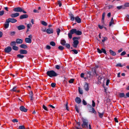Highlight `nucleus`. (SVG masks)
<instances>
[{
    "label": "nucleus",
    "instance_id": "nucleus-1",
    "mask_svg": "<svg viewBox=\"0 0 129 129\" xmlns=\"http://www.w3.org/2000/svg\"><path fill=\"white\" fill-rule=\"evenodd\" d=\"M80 39V37H74L73 38V44L72 45L73 47L76 48L77 47V46L79 44V41L78 40Z\"/></svg>",
    "mask_w": 129,
    "mask_h": 129
},
{
    "label": "nucleus",
    "instance_id": "nucleus-2",
    "mask_svg": "<svg viewBox=\"0 0 129 129\" xmlns=\"http://www.w3.org/2000/svg\"><path fill=\"white\" fill-rule=\"evenodd\" d=\"M47 75L50 77H53L57 76L58 74L53 70L47 71L46 72Z\"/></svg>",
    "mask_w": 129,
    "mask_h": 129
},
{
    "label": "nucleus",
    "instance_id": "nucleus-3",
    "mask_svg": "<svg viewBox=\"0 0 129 129\" xmlns=\"http://www.w3.org/2000/svg\"><path fill=\"white\" fill-rule=\"evenodd\" d=\"M83 123L82 124L81 126L83 128H88V120L85 119H82Z\"/></svg>",
    "mask_w": 129,
    "mask_h": 129
},
{
    "label": "nucleus",
    "instance_id": "nucleus-4",
    "mask_svg": "<svg viewBox=\"0 0 129 129\" xmlns=\"http://www.w3.org/2000/svg\"><path fill=\"white\" fill-rule=\"evenodd\" d=\"M76 29H73L71 30L70 33H69L68 34L69 38L71 39L72 38V35L74 34H76Z\"/></svg>",
    "mask_w": 129,
    "mask_h": 129
},
{
    "label": "nucleus",
    "instance_id": "nucleus-5",
    "mask_svg": "<svg viewBox=\"0 0 129 129\" xmlns=\"http://www.w3.org/2000/svg\"><path fill=\"white\" fill-rule=\"evenodd\" d=\"M8 21L9 22H11L12 23H15L17 22V20L16 19L14 18H9L7 19Z\"/></svg>",
    "mask_w": 129,
    "mask_h": 129
},
{
    "label": "nucleus",
    "instance_id": "nucleus-6",
    "mask_svg": "<svg viewBox=\"0 0 129 129\" xmlns=\"http://www.w3.org/2000/svg\"><path fill=\"white\" fill-rule=\"evenodd\" d=\"M12 50L11 47L9 46L6 48L4 49V51L6 53H9Z\"/></svg>",
    "mask_w": 129,
    "mask_h": 129
},
{
    "label": "nucleus",
    "instance_id": "nucleus-7",
    "mask_svg": "<svg viewBox=\"0 0 129 129\" xmlns=\"http://www.w3.org/2000/svg\"><path fill=\"white\" fill-rule=\"evenodd\" d=\"M22 9V8L20 7H17L14 8L13 9V11L15 12H21Z\"/></svg>",
    "mask_w": 129,
    "mask_h": 129
},
{
    "label": "nucleus",
    "instance_id": "nucleus-8",
    "mask_svg": "<svg viewBox=\"0 0 129 129\" xmlns=\"http://www.w3.org/2000/svg\"><path fill=\"white\" fill-rule=\"evenodd\" d=\"M19 15V13H13L10 15V16L12 18H14L17 17Z\"/></svg>",
    "mask_w": 129,
    "mask_h": 129
},
{
    "label": "nucleus",
    "instance_id": "nucleus-9",
    "mask_svg": "<svg viewBox=\"0 0 129 129\" xmlns=\"http://www.w3.org/2000/svg\"><path fill=\"white\" fill-rule=\"evenodd\" d=\"M19 109L20 111L24 112H26L27 110V109L25 108L23 106H22L20 107Z\"/></svg>",
    "mask_w": 129,
    "mask_h": 129
},
{
    "label": "nucleus",
    "instance_id": "nucleus-10",
    "mask_svg": "<svg viewBox=\"0 0 129 129\" xmlns=\"http://www.w3.org/2000/svg\"><path fill=\"white\" fill-rule=\"evenodd\" d=\"M19 52L20 54H26L27 53V50L24 49H21L20 50Z\"/></svg>",
    "mask_w": 129,
    "mask_h": 129
},
{
    "label": "nucleus",
    "instance_id": "nucleus-11",
    "mask_svg": "<svg viewBox=\"0 0 129 129\" xmlns=\"http://www.w3.org/2000/svg\"><path fill=\"white\" fill-rule=\"evenodd\" d=\"M69 15L70 20L72 21H74L75 19V17H74V16L73 14L71 12H70L69 13Z\"/></svg>",
    "mask_w": 129,
    "mask_h": 129
},
{
    "label": "nucleus",
    "instance_id": "nucleus-12",
    "mask_svg": "<svg viewBox=\"0 0 129 129\" xmlns=\"http://www.w3.org/2000/svg\"><path fill=\"white\" fill-rule=\"evenodd\" d=\"M75 20L77 23H80L81 22V19L78 16L75 17Z\"/></svg>",
    "mask_w": 129,
    "mask_h": 129
},
{
    "label": "nucleus",
    "instance_id": "nucleus-13",
    "mask_svg": "<svg viewBox=\"0 0 129 129\" xmlns=\"http://www.w3.org/2000/svg\"><path fill=\"white\" fill-rule=\"evenodd\" d=\"M16 43L18 44H21L22 43L23 40L19 38L17 39L16 40Z\"/></svg>",
    "mask_w": 129,
    "mask_h": 129
},
{
    "label": "nucleus",
    "instance_id": "nucleus-14",
    "mask_svg": "<svg viewBox=\"0 0 129 129\" xmlns=\"http://www.w3.org/2000/svg\"><path fill=\"white\" fill-rule=\"evenodd\" d=\"M46 32L47 34H51L53 33V30L51 28H48L46 30Z\"/></svg>",
    "mask_w": 129,
    "mask_h": 129
},
{
    "label": "nucleus",
    "instance_id": "nucleus-15",
    "mask_svg": "<svg viewBox=\"0 0 129 129\" xmlns=\"http://www.w3.org/2000/svg\"><path fill=\"white\" fill-rule=\"evenodd\" d=\"M17 28L19 30L24 29L25 28V26L23 25H21L17 26Z\"/></svg>",
    "mask_w": 129,
    "mask_h": 129
},
{
    "label": "nucleus",
    "instance_id": "nucleus-16",
    "mask_svg": "<svg viewBox=\"0 0 129 129\" xmlns=\"http://www.w3.org/2000/svg\"><path fill=\"white\" fill-rule=\"evenodd\" d=\"M28 17V15L27 14H23L20 16L19 18L20 19H23L27 18Z\"/></svg>",
    "mask_w": 129,
    "mask_h": 129
},
{
    "label": "nucleus",
    "instance_id": "nucleus-17",
    "mask_svg": "<svg viewBox=\"0 0 129 129\" xmlns=\"http://www.w3.org/2000/svg\"><path fill=\"white\" fill-rule=\"evenodd\" d=\"M75 102L78 104L80 103L81 102L80 98L78 97H76L75 99Z\"/></svg>",
    "mask_w": 129,
    "mask_h": 129
},
{
    "label": "nucleus",
    "instance_id": "nucleus-18",
    "mask_svg": "<svg viewBox=\"0 0 129 129\" xmlns=\"http://www.w3.org/2000/svg\"><path fill=\"white\" fill-rule=\"evenodd\" d=\"M84 88L85 90L86 91L88 90L89 89V85L86 82L84 85Z\"/></svg>",
    "mask_w": 129,
    "mask_h": 129
},
{
    "label": "nucleus",
    "instance_id": "nucleus-19",
    "mask_svg": "<svg viewBox=\"0 0 129 129\" xmlns=\"http://www.w3.org/2000/svg\"><path fill=\"white\" fill-rule=\"evenodd\" d=\"M5 23L4 24V27L6 28H8V27L9 26V22L7 20V19L6 20V22H5Z\"/></svg>",
    "mask_w": 129,
    "mask_h": 129
},
{
    "label": "nucleus",
    "instance_id": "nucleus-20",
    "mask_svg": "<svg viewBox=\"0 0 129 129\" xmlns=\"http://www.w3.org/2000/svg\"><path fill=\"white\" fill-rule=\"evenodd\" d=\"M25 41L26 43H30L31 42V40L30 38H25Z\"/></svg>",
    "mask_w": 129,
    "mask_h": 129
},
{
    "label": "nucleus",
    "instance_id": "nucleus-21",
    "mask_svg": "<svg viewBox=\"0 0 129 129\" xmlns=\"http://www.w3.org/2000/svg\"><path fill=\"white\" fill-rule=\"evenodd\" d=\"M20 47L21 48L26 49L28 48V46L25 44H22L20 45Z\"/></svg>",
    "mask_w": 129,
    "mask_h": 129
},
{
    "label": "nucleus",
    "instance_id": "nucleus-22",
    "mask_svg": "<svg viewBox=\"0 0 129 129\" xmlns=\"http://www.w3.org/2000/svg\"><path fill=\"white\" fill-rule=\"evenodd\" d=\"M119 96L120 98H121L124 97V98L126 99V95H125L124 93H120L119 94Z\"/></svg>",
    "mask_w": 129,
    "mask_h": 129
},
{
    "label": "nucleus",
    "instance_id": "nucleus-23",
    "mask_svg": "<svg viewBox=\"0 0 129 129\" xmlns=\"http://www.w3.org/2000/svg\"><path fill=\"white\" fill-rule=\"evenodd\" d=\"M24 55H22L21 54H18L17 55V58L19 59H23L24 57Z\"/></svg>",
    "mask_w": 129,
    "mask_h": 129
},
{
    "label": "nucleus",
    "instance_id": "nucleus-24",
    "mask_svg": "<svg viewBox=\"0 0 129 129\" xmlns=\"http://www.w3.org/2000/svg\"><path fill=\"white\" fill-rule=\"evenodd\" d=\"M117 8L118 10H120L121 9H125V7L123 6H117Z\"/></svg>",
    "mask_w": 129,
    "mask_h": 129
},
{
    "label": "nucleus",
    "instance_id": "nucleus-25",
    "mask_svg": "<svg viewBox=\"0 0 129 129\" xmlns=\"http://www.w3.org/2000/svg\"><path fill=\"white\" fill-rule=\"evenodd\" d=\"M66 42L64 39H62L61 40L60 43L63 46L65 45Z\"/></svg>",
    "mask_w": 129,
    "mask_h": 129
},
{
    "label": "nucleus",
    "instance_id": "nucleus-26",
    "mask_svg": "<svg viewBox=\"0 0 129 129\" xmlns=\"http://www.w3.org/2000/svg\"><path fill=\"white\" fill-rule=\"evenodd\" d=\"M114 24L113 19L112 17L111 18V20L109 22V26H110L112 24Z\"/></svg>",
    "mask_w": 129,
    "mask_h": 129
},
{
    "label": "nucleus",
    "instance_id": "nucleus-27",
    "mask_svg": "<svg viewBox=\"0 0 129 129\" xmlns=\"http://www.w3.org/2000/svg\"><path fill=\"white\" fill-rule=\"evenodd\" d=\"M91 72L89 71L88 72H87V73L86 74V76L88 78H90L91 77Z\"/></svg>",
    "mask_w": 129,
    "mask_h": 129
},
{
    "label": "nucleus",
    "instance_id": "nucleus-28",
    "mask_svg": "<svg viewBox=\"0 0 129 129\" xmlns=\"http://www.w3.org/2000/svg\"><path fill=\"white\" fill-rule=\"evenodd\" d=\"M109 51L111 54L113 56H115L116 54V53L111 50H110Z\"/></svg>",
    "mask_w": 129,
    "mask_h": 129
},
{
    "label": "nucleus",
    "instance_id": "nucleus-29",
    "mask_svg": "<svg viewBox=\"0 0 129 129\" xmlns=\"http://www.w3.org/2000/svg\"><path fill=\"white\" fill-rule=\"evenodd\" d=\"M82 32L81 31L79 30H76V35H80L82 34Z\"/></svg>",
    "mask_w": 129,
    "mask_h": 129
},
{
    "label": "nucleus",
    "instance_id": "nucleus-30",
    "mask_svg": "<svg viewBox=\"0 0 129 129\" xmlns=\"http://www.w3.org/2000/svg\"><path fill=\"white\" fill-rule=\"evenodd\" d=\"M105 15V12H104L102 15V22L103 23L104 22V18Z\"/></svg>",
    "mask_w": 129,
    "mask_h": 129
},
{
    "label": "nucleus",
    "instance_id": "nucleus-31",
    "mask_svg": "<svg viewBox=\"0 0 129 129\" xmlns=\"http://www.w3.org/2000/svg\"><path fill=\"white\" fill-rule=\"evenodd\" d=\"M12 49L15 51H17L18 50V47L16 46H13L12 47Z\"/></svg>",
    "mask_w": 129,
    "mask_h": 129
},
{
    "label": "nucleus",
    "instance_id": "nucleus-32",
    "mask_svg": "<svg viewBox=\"0 0 129 129\" xmlns=\"http://www.w3.org/2000/svg\"><path fill=\"white\" fill-rule=\"evenodd\" d=\"M50 44L53 46H54L56 45L54 41H51L50 43Z\"/></svg>",
    "mask_w": 129,
    "mask_h": 129
},
{
    "label": "nucleus",
    "instance_id": "nucleus-33",
    "mask_svg": "<svg viewBox=\"0 0 129 129\" xmlns=\"http://www.w3.org/2000/svg\"><path fill=\"white\" fill-rule=\"evenodd\" d=\"M41 23L42 25L45 26H46L47 25V23L44 21H41Z\"/></svg>",
    "mask_w": 129,
    "mask_h": 129
},
{
    "label": "nucleus",
    "instance_id": "nucleus-34",
    "mask_svg": "<svg viewBox=\"0 0 129 129\" xmlns=\"http://www.w3.org/2000/svg\"><path fill=\"white\" fill-rule=\"evenodd\" d=\"M16 43V42L12 41L10 45L12 46H15Z\"/></svg>",
    "mask_w": 129,
    "mask_h": 129
},
{
    "label": "nucleus",
    "instance_id": "nucleus-35",
    "mask_svg": "<svg viewBox=\"0 0 129 129\" xmlns=\"http://www.w3.org/2000/svg\"><path fill=\"white\" fill-rule=\"evenodd\" d=\"M98 113L99 114V116L101 118H102L103 117V115L104 113H101L99 112H98Z\"/></svg>",
    "mask_w": 129,
    "mask_h": 129
},
{
    "label": "nucleus",
    "instance_id": "nucleus-36",
    "mask_svg": "<svg viewBox=\"0 0 129 129\" xmlns=\"http://www.w3.org/2000/svg\"><path fill=\"white\" fill-rule=\"evenodd\" d=\"M17 88V86H16L13 87V89L11 90V91H16V88Z\"/></svg>",
    "mask_w": 129,
    "mask_h": 129
},
{
    "label": "nucleus",
    "instance_id": "nucleus-37",
    "mask_svg": "<svg viewBox=\"0 0 129 129\" xmlns=\"http://www.w3.org/2000/svg\"><path fill=\"white\" fill-rule=\"evenodd\" d=\"M65 45L67 49H69L70 48V44L66 43V45Z\"/></svg>",
    "mask_w": 129,
    "mask_h": 129
},
{
    "label": "nucleus",
    "instance_id": "nucleus-38",
    "mask_svg": "<svg viewBox=\"0 0 129 129\" xmlns=\"http://www.w3.org/2000/svg\"><path fill=\"white\" fill-rule=\"evenodd\" d=\"M101 50H102V53L103 52L105 54H107V53H106V51L105 49H104L103 48H102L101 49Z\"/></svg>",
    "mask_w": 129,
    "mask_h": 129
},
{
    "label": "nucleus",
    "instance_id": "nucleus-39",
    "mask_svg": "<svg viewBox=\"0 0 129 129\" xmlns=\"http://www.w3.org/2000/svg\"><path fill=\"white\" fill-rule=\"evenodd\" d=\"M18 129H25V127L23 125H20L19 126Z\"/></svg>",
    "mask_w": 129,
    "mask_h": 129
},
{
    "label": "nucleus",
    "instance_id": "nucleus-40",
    "mask_svg": "<svg viewBox=\"0 0 129 129\" xmlns=\"http://www.w3.org/2000/svg\"><path fill=\"white\" fill-rule=\"evenodd\" d=\"M91 109H92V112H91L92 113H94V114H96V111H95V110L94 109V108L93 107Z\"/></svg>",
    "mask_w": 129,
    "mask_h": 129
},
{
    "label": "nucleus",
    "instance_id": "nucleus-41",
    "mask_svg": "<svg viewBox=\"0 0 129 129\" xmlns=\"http://www.w3.org/2000/svg\"><path fill=\"white\" fill-rule=\"evenodd\" d=\"M93 72L95 74H96V69L95 67H93L92 68Z\"/></svg>",
    "mask_w": 129,
    "mask_h": 129
},
{
    "label": "nucleus",
    "instance_id": "nucleus-42",
    "mask_svg": "<svg viewBox=\"0 0 129 129\" xmlns=\"http://www.w3.org/2000/svg\"><path fill=\"white\" fill-rule=\"evenodd\" d=\"M75 109L77 112L78 113H79V109L77 105H76L75 106Z\"/></svg>",
    "mask_w": 129,
    "mask_h": 129
},
{
    "label": "nucleus",
    "instance_id": "nucleus-43",
    "mask_svg": "<svg viewBox=\"0 0 129 129\" xmlns=\"http://www.w3.org/2000/svg\"><path fill=\"white\" fill-rule=\"evenodd\" d=\"M71 51H73L74 52V53L75 54H77L78 53V52L76 50L73 49Z\"/></svg>",
    "mask_w": 129,
    "mask_h": 129
},
{
    "label": "nucleus",
    "instance_id": "nucleus-44",
    "mask_svg": "<svg viewBox=\"0 0 129 129\" xmlns=\"http://www.w3.org/2000/svg\"><path fill=\"white\" fill-rule=\"evenodd\" d=\"M74 80V79H71L69 81V82L70 83H73Z\"/></svg>",
    "mask_w": 129,
    "mask_h": 129
},
{
    "label": "nucleus",
    "instance_id": "nucleus-45",
    "mask_svg": "<svg viewBox=\"0 0 129 129\" xmlns=\"http://www.w3.org/2000/svg\"><path fill=\"white\" fill-rule=\"evenodd\" d=\"M64 48V47L61 46H59L58 47V49L61 50H62Z\"/></svg>",
    "mask_w": 129,
    "mask_h": 129
},
{
    "label": "nucleus",
    "instance_id": "nucleus-46",
    "mask_svg": "<svg viewBox=\"0 0 129 129\" xmlns=\"http://www.w3.org/2000/svg\"><path fill=\"white\" fill-rule=\"evenodd\" d=\"M43 108L45 110L48 111V110L47 109V107L44 105H43L42 106Z\"/></svg>",
    "mask_w": 129,
    "mask_h": 129
},
{
    "label": "nucleus",
    "instance_id": "nucleus-47",
    "mask_svg": "<svg viewBox=\"0 0 129 129\" xmlns=\"http://www.w3.org/2000/svg\"><path fill=\"white\" fill-rule=\"evenodd\" d=\"M116 67H122L123 65H122L120 63H118L116 64Z\"/></svg>",
    "mask_w": 129,
    "mask_h": 129
},
{
    "label": "nucleus",
    "instance_id": "nucleus-48",
    "mask_svg": "<svg viewBox=\"0 0 129 129\" xmlns=\"http://www.w3.org/2000/svg\"><path fill=\"white\" fill-rule=\"evenodd\" d=\"M97 52L101 54L102 53V50H100L99 48H97Z\"/></svg>",
    "mask_w": 129,
    "mask_h": 129
},
{
    "label": "nucleus",
    "instance_id": "nucleus-49",
    "mask_svg": "<svg viewBox=\"0 0 129 129\" xmlns=\"http://www.w3.org/2000/svg\"><path fill=\"white\" fill-rule=\"evenodd\" d=\"M60 31V30L59 28H58L57 29L56 32L57 33V34L58 35H59Z\"/></svg>",
    "mask_w": 129,
    "mask_h": 129
},
{
    "label": "nucleus",
    "instance_id": "nucleus-50",
    "mask_svg": "<svg viewBox=\"0 0 129 129\" xmlns=\"http://www.w3.org/2000/svg\"><path fill=\"white\" fill-rule=\"evenodd\" d=\"M56 85V83H52L51 84V86L53 88Z\"/></svg>",
    "mask_w": 129,
    "mask_h": 129
},
{
    "label": "nucleus",
    "instance_id": "nucleus-51",
    "mask_svg": "<svg viewBox=\"0 0 129 129\" xmlns=\"http://www.w3.org/2000/svg\"><path fill=\"white\" fill-rule=\"evenodd\" d=\"M15 32L14 31L11 32L10 33V35L11 36H13L15 34Z\"/></svg>",
    "mask_w": 129,
    "mask_h": 129
},
{
    "label": "nucleus",
    "instance_id": "nucleus-52",
    "mask_svg": "<svg viewBox=\"0 0 129 129\" xmlns=\"http://www.w3.org/2000/svg\"><path fill=\"white\" fill-rule=\"evenodd\" d=\"M124 6L125 7H129V3H125L124 5Z\"/></svg>",
    "mask_w": 129,
    "mask_h": 129
},
{
    "label": "nucleus",
    "instance_id": "nucleus-53",
    "mask_svg": "<svg viewBox=\"0 0 129 129\" xmlns=\"http://www.w3.org/2000/svg\"><path fill=\"white\" fill-rule=\"evenodd\" d=\"M82 103H83V105H87V102L85 101V100L84 99H83V100Z\"/></svg>",
    "mask_w": 129,
    "mask_h": 129
},
{
    "label": "nucleus",
    "instance_id": "nucleus-54",
    "mask_svg": "<svg viewBox=\"0 0 129 129\" xmlns=\"http://www.w3.org/2000/svg\"><path fill=\"white\" fill-rule=\"evenodd\" d=\"M57 2L59 7H60L62 5V4L60 0L58 1Z\"/></svg>",
    "mask_w": 129,
    "mask_h": 129
},
{
    "label": "nucleus",
    "instance_id": "nucleus-55",
    "mask_svg": "<svg viewBox=\"0 0 129 129\" xmlns=\"http://www.w3.org/2000/svg\"><path fill=\"white\" fill-rule=\"evenodd\" d=\"M79 91L80 94H83V91L82 90H81L80 87H79Z\"/></svg>",
    "mask_w": 129,
    "mask_h": 129
},
{
    "label": "nucleus",
    "instance_id": "nucleus-56",
    "mask_svg": "<svg viewBox=\"0 0 129 129\" xmlns=\"http://www.w3.org/2000/svg\"><path fill=\"white\" fill-rule=\"evenodd\" d=\"M32 26V25L30 24H29L27 25V27L28 29L30 28V27Z\"/></svg>",
    "mask_w": 129,
    "mask_h": 129
},
{
    "label": "nucleus",
    "instance_id": "nucleus-57",
    "mask_svg": "<svg viewBox=\"0 0 129 129\" xmlns=\"http://www.w3.org/2000/svg\"><path fill=\"white\" fill-rule=\"evenodd\" d=\"M103 79L102 77L100 76H99L98 77L99 82L101 83V80Z\"/></svg>",
    "mask_w": 129,
    "mask_h": 129
},
{
    "label": "nucleus",
    "instance_id": "nucleus-58",
    "mask_svg": "<svg viewBox=\"0 0 129 129\" xmlns=\"http://www.w3.org/2000/svg\"><path fill=\"white\" fill-rule=\"evenodd\" d=\"M4 12L3 10L0 11V16H2L4 14Z\"/></svg>",
    "mask_w": 129,
    "mask_h": 129
},
{
    "label": "nucleus",
    "instance_id": "nucleus-59",
    "mask_svg": "<svg viewBox=\"0 0 129 129\" xmlns=\"http://www.w3.org/2000/svg\"><path fill=\"white\" fill-rule=\"evenodd\" d=\"M12 121L13 122H18V120L16 119H13L12 120Z\"/></svg>",
    "mask_w": 129,
    "mask_h": 129
},
{
    "label": "nucleus",
    "instance_id": "nucleus-60",
    "mask_svg": "<svg viewBox=\"0 0 129 129\" xmlns=\"http://www.w3.org/2000/svg\"><path fill=\"white\" fill-rule=\"evenodd\" d=\"M46 48L48 50H50L51 48V47L49 46L48 45H47L46 46Z\"/></svg>",
    "mask_w": 129,
    "mask_h": 129
},
{
    "label": "nucleus",
    "instance_id": "nucleus-61",
    "mask_svg": "<svg viewBox=\"0 0 129 129\" xmlns=\"http://www.w3.org/2000/svg\"><path fill=\"white\" fill-rule=\"evenodd\" d=\"M126 53L125 51H123L120 54L121 55L123 56L126 54Z\"/></svg>",
    "mask_w": 129,
    "mask_h": 129
},
{
    "label": "nucleus",
    "instance_id": "nucleus-62",
    "mask_svg": "<svg viewBox=\"0 0 129 129\" xmlns=\"http://www.w3.org/2000/svg\"><path fill=\"white\" fill-rule=\"evenodd\" d=\"M107 38L106 37H104L103 38V39L102 40V41L103 42H104L105 41L107 40Z\"/></svg>",
    "mask_w": 129,
    "mask_h": 129
},
{
    "label": "nucleus",
    "instance_id": "nucleus-63",
    "mask_svg": "<svg viewBox=\"0 0 129 129\" xmlns=\"http://www.w3.org/2000/svg\"><path fill=\"white\" fill-rule=\"evenodd\" d=\"M125 95L126 97H125V98H129V92L126 93L125 94Z\"/></svg>",
    "mask_w": 129,
    "mask_h": 129
},
{
    "label": "nucleus",
    "instance_id": "nucleus-64",
    "mask_svg": "<svg viewBox=\"0 0 129 129\" xmlns=\"http://www.w3.org/2000/svg\"><path fill=\"white\" fill-rule=\"evenodd\" d=\"M60 66L59 65H56L55 66V68L57 70H59L60 69Z\"/></svg>",
    "mask_w": 129,
    "mask_h": 129
}]
</instances>
